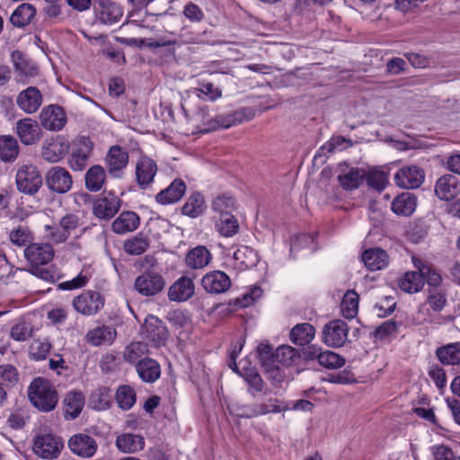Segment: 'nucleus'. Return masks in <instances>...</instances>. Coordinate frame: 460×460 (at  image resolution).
<instances>
[{
	"instance_id": "obj_37",
	"label": "nucleus",
	"mask_w": 460,
	"mask_h": 460,
	"mask_svg": "<svg viewBox=\"0 0 460 460\" xmlns=\"http://www.w3.org/2000/svg\"><path fill=\"white\" fill-rule=\"evenodd\" d=\"M439 361L444 365H456L460 363V343H449L440 347L436 351Z\"/></svg>"
},
{
	"instance_id": "obj_43",
	"label": "nucleus",
	"mask_w": 460,
	"mask_h": 460,
	"mask_svg": "<svg viewBox=\"0 0 460 460\" xmlns=\"http://www.w3.org/2000/svg\"><path fill=\"white\" fill-rule=\"evenodd\" d=\"M212 209L218 217L225 214H232L236 209L235 200L230 196H218L212 202Z\"/></svg>"
},
{
	"instance_id": "obj_59",
	"label": "nucleus",
	"mask_w": 460,
	"mask_h": 460,
	"mask_svg": "<svg viewBox=\"0 0 460 460\" xmlns=\"http://www.w3.org/2000/svg\"><path fill=\"white\" fill-rule=\"evenodd\" d=\"M257 355L263 367L275 363V353L273 348L268 344L261 342L257 347Z\"/></svg>"
},
{
	"instance_id": "obj_26",
	"label": "nucleus",
	"mask_w": 460,
	"mask_h": 460,
	"mask_svg": "<svg viewBox=\"0 0 460 460\" xmlns=\"http://www.w3.org/2000/svg\"><path fill=\"white\" fill-rule=\"evenodd\" d=\"M115 444L122 453L132 454L144 448L145 439L140 435L125 433L117 437Z\"/></svg>"
},
{
	"instance_id": "obj_19",
	"label": "nucleus",
	"mask_w": 460,
	"mask_h": 460,
	"mask_svg": "<svg viewBox=\"0 0 460 460\" xmlns=\"http://www.w3.org/2000/svg\"><path fill=\"white\" fill-rule=\"evenodd\" d=\"M119 207L120 199L117 196L110 193L94 201L93 211L97 217L109 219L119 211Z\"/></svg>"
},
{
	"instance_id": "obj_23",
	"label": "nucleus",
	"mask_w": 460,
	"mask_h": 460,
	"mask_svg": "<svg viewBox=\"0 0 460 460\" xmlns=\"http://www.w3.org/2000/svg\"><path fill=\"white\" fill-rule=\"evenodd\" d=\"M128 163V152L119 146H112L107 154L106 164L109 172L115 177L119 176Z\"/></svg>"
},
{
	"instance_id": "obj_17",
	"label": "nucleus",
	"mask_w": 460,
	"mask_h": 460,
	"mask_svg": "<svg viewBox=\"0 0 460 460\" xmlns=\"http://www.w3.org/2000/svg\"><path fill=\"white\" fill-rule=\"evenodd\" d=\"M157 172L156 163L149 157L142 156L136 165L137 182L141 189H147Z\"/></svg>"
},
{
	"instance_id": "obj_25",
	"label": "nucleus",
	"mask_w": 460,
	"mask_h": 460,
	"mask_svg": "<svg viewBox=\"0 0 460 460\" xmlns=\"http://www.w3.org/2000/svg\"><path fill=\"white\" fill-rule=\"evenodd\" d=\"M186 191V184L181 179H175L166 189L156 195V201L166 205L179 201Z\"/></svg>"
},
{
	"instance_id": "obj_7",
	"label": "nucleus",
	"mask_w": 460,
	"mask_h": 460,
	"mask_svg": "<svg viewBox=\"0 0 460 460\" xmlns=\"http://www.w3.org/2000/svg\"><path fill=\"white\" fill-rule=\"evenodd\" d=\"M349 327L343 320H332L323 330V341L332 348H340L348 340Z\"/></svg>"
},
{
	"instance_id": "obj_21",
	"label": "nucleus",
	"mask_w": 460,
	"mask_h": 460,
	"mask_svg": "<svg viewBox=\"0 0 460 460\" xmlns=\"http://www.w3.org/2000/svg\"><path fill=\"white\" fill-rule=\"evenodd\" d=\"M144 329L146 339L154 342L155 346L164 343L168 338L166 327L155 316H149L146 320Z\"/></svg>"
},
{
	"instance_id": "obj_47",
	"label": "nucleus",
	"mask_w": 460,
	"mask_h": 460,
	"mask_svg": "<svg viewBox=\"0 0 460 460\" xmlns=\"http://www.w3.org/2000/svg\"><path fill=\"white\" fill-rule=\"evenodd\" d=\"M193 93L201 99L215 101L221 97V90L215 87L212 83L199 82V87L193 89Z\"/></svg>"
},
{
	"instance_id": "obj_32",
	"label": "nucleus",
	"mask_w": 460,
	"mask_h": 460,
	"mask_svg": "<svg viewBox=\"0 0 460 460\" xmlns=\"http://www.w3.org/2000/svg\"><path fill=\"white\" fill-rule=\"evenodd\" d=\"M106 180V171L101 165L91 166L85 173V188L92 192L99 191Z\"/></svg>"
},
{
	"instance_id": "obj_2",
	"label": "nucleus",
	"mask_w": 460,
	"mask_h": 460,
	"mask_svg": "<svg viewBox=\"0 0 460 460\" xmlns=\"http://www.w3.org/2000/svg\"><path fill=\"white\" fill-rule=\"evenodd\" d=\"M42 181L41 172L35 164H24L17 169L15 183L20 192L33 196L41 188Z\"/></svg>"
},
{
	"instance_id": "obj_24",
	"label": "nucleus",
	"mask_w": 460,
	"mask_h": 460,
	"mask_svg": "<svg viewBox=\"0 0 460 460\" xmlns=\"http://www.w3.org/2000/svg\"><path fill=\"white\" fill-rule=\"evenodd\" d=\"M117 337L116 329L112 326L102 325L90 330L86 341L93 346L111 344Z\"/></svg>"
},
{
	"instance_id": "obj_41",
	"label": "nucleus",
	"mask_w": 460,
	"mask_h": 460,
	"mask_svg": "<svg viewBox=\"0 0 460 460\" xmlns=\"http://www.w3.org/2000/svg\"><path fill=\"white\" fill-rule=\"evenodd\" d=\"M204 198L197 192L192 194L182 207V213L190 217H197L203 213Z\"/></svg>"
},
{
	"instance_id": "obj_35",
	"label": "nucleus",
	"mask_w": 460,
	"mask_h": 460,
	"mask_svg": "<svg viewBox=\"0 0 460 460\" xmlns=\"http://www.w3.org/2000/svg\"><path fill=\"white\" fill-rule=\"evenodd\" d=\"M314 327L308 323H303L293 327L289 336L294 344L303 346L308 344L314 339Z\"/></svg>"
},
{
	"instance_id": "obj_31",
	"label": "nucleus",
	"mask_w": 460,
	"mask_h": 460,
	"mask_svg": "<svg viewBox=\"0 0 460 460\" xmlns=\"http://www.w3.org/2000/svg\"><path fill=\"white\" fill-rule=\"evenodd\" d=\"M139 225L138 216L132 211L122 212L112 223V230L117 234L132 232Z\"/></svg>"
},
{
	"instance_id": "obj_20",
	"label": "nucleus",
	"mask_w": 460,
	"mask_h": 460,
	"mask_svg": "<svg viewBox=\"0 0 460 460\" xmlns=\"http://www.w3.org/2000/svg\"><path fill=\"white\" fill-rule=\"evenodd\" d=\"M435 193L442 200H451L459 193V181L451 174L441 176L436 182Z\"/></svg>"
},
{
	"instance_id": "obj_1",
	"label": "nucleus",
	"mask_w": 460,
	"mask_h": 460,
	"mask_svg": "<svg viewBox=\"0 0 460 460\" xmlns=\"http://www.w3.org/2000/svg\"><path fill=\"white\" fill-rule=\"evenodd\" d=\"M28 397L34 407L41 411H50L58 402V392L52 384L44 378H35L28 387Z\"/></svg>"
},
{
	"instance_id": "obj_9",
	"label": "nucleus",
	"mask_w": 460,
	"mask_h": 460,
	"mask_svg": "<svg viewBox=\"0 0 460 460\" xmlns=\"http://www.w3.org/2000/svg\"><path fill=\"white\" fill-rule=\"evenodd\" d=\"M69 146V142L60 136L47 139L41 147L42 158L49 163H57L68 153Z\"/></svg>"
},
{
	"instance_id": "obj_54",
	"label": "nucleus",
	"mask_w": 460,
	"mask_h": 460,
	"mask_svg": "<svg viewBox=\"0 0 460 460\" xmlns=\"http://www.w3.org/2000/svg\"><path fill=\"white\" fill-rule=\"evenodd\" d=\"M10 241L17 246H24L31 240V233L27 226H19L10 232Z\"/></svg>"
},
{
	"instance_id": "obj_42",
	"label": "nucleus",
	"mask_w": 460,
	"mask_h": 460,
	"mask_svg": "<svg viewBox=\"0 0 460 460\" xmlns=\"http://www.w3.org/2000/svg\"><path fill=\"white\" fill-rule=\"evenodd\" d=\"M365 178V172L358 168L349 170L347 173L339 176L340 184L346 190L357 189Z\"/></svg>"
},
{
	"instance_id": "obj_22",
	"label": "nucleus",
	"mask_w": 460,
	"mask_h": 460,
	"mask_svg": "<svg viewBox=\"0 0 460 460\" xmlns=\"http://www.w3.org/2000/svg\"><path fill=\"white\" fill-rule=\"evenodd\" d=\"M194 290L195 286L192 279L181 277L170 287L168 297L172 301H186L193 296Z\"/></svg>"
},
{
	"instance_id": "obj_3",
	"label": "nucleus",
	"mask_w": 460,
	"mask_h": 460,
	"mask_svg": "<svg viewBox=\"0 0 460 460\" xmlns=\"http://www.w3.org/2000/svg\"><path fill=\"white\" fill-rule=\"evenodd\" d=\"M104 303L105 298L101 293L85 290L73 299L72 305L77 313L84 316H91L101 311Z\"/></svg>"
},
{
	"instance_id": "obj_11",
	"label": "nucleus",
	"mask_w": 460,
	"mask_h": 460,
	"mask_svg": "<svg viewBox=\"0 0 460 460\" xmlns=\"http://www.w3.org/2000/svg\"><path fill=\"white\" fill-rule=\"evenodd\" d=\"M69 449L76 456L83 458H90L97 451L98 445L93 438L87 434L77 433L68 440Z\"/></svg>"
},
{
	"instance_id": "obj_60",
	"label": "nucleus",
	"mask_w": 460,
	"mask_h": 460,
	"mask_svg": "<svg viewBox=\"0 0 460 460\" xmlns=\"http://www.w3.org/2000/svg\"><path fill=\"white\" fill-rule=\"evenodd\" d=\"M32 328L30 323L22 322L11 329V337L17 341H24L31 336Z\"/></svg>"
},
{
	"instance_id": "obj_57",
	"label": "nucleus",
	"mask_w": 460,
	"mask_h": 460,
	"mask_svg": "<svg viewBox=\"0 0 460 460\" xmlns=\"http://www.w3.org/2000/svg\"><path fill=\"white\" fill-rule=\"evenodd\" d=\"M296 357V351L294 348L288 345H283L277 349L275 352V362L283 365H289Z\"/></svg>"
},
{
	"instance_id": "obj_46",
	"label": "nucleus",
	"mask_w": 460,
	"mask_h": 460,
	"mask_svg": "<svg viewBox=\"0 0 460 460\" xmlns=\"http://www.w3.org/2000/svg\"><path fill=\"white\" fill-rule=\"evenodd\" d=\"M236 125L232 113L226 115H217L214 119H208L204 122L205 128L202 129L204 132H209L216 130L219 128H230L231 126Z\"/></svg>"
},
{
	"instance_id": "obj_44",
	"label": "nucleus",
	"mask_w": 460,
	"mask_h": 460,
	"mask_svg": "<svg viewBox=\"0 0 460 460\" xmlns=\"http://www.w3.org/2000/svg\"><path fill=\"white\" fill-rule=\"evenodd\" d=\"M358 296L353 290H349L341 301V311L346 318L352 319L358 313Z\"/></svg>"
},
{
	"instance_id": "obj_14",
	"label": "nucleus",
	"mask_w": 460,
	"mask_h": 460,
	"mask_svg": "<svg viewBox=\"0 0 460 460\" xmlns=\"http://www.w3.org/2000/svg\"><path fill=\"white\" fill-rule=\"evenodd\" d=\"M203 288L210 294H222L231 287L229 276L221 270L208 272L201 279Z\"/></svg>"
},
{
	"instance_id": "obj_34",
	"label": "nucleus",
	"mask_w": 460,
	"mask_h": 460,
	"mask_svg": "<svg viewBox=\"0 0 460 460\" xmlns=\"http://www.w3.org/2000/svg\"><path fill=\"white\" fill-rule=\"evenodd\" d=\"M20 146L15 137L4 135L0 137V159L5 163L13 162L19 155Z\"/></svg>"
},
{
	"instance_id": "obj_49",
	"label": "nucleus",
	"mask_w": 460,
	"mask_h": 460,
	"mask_svg": "<svg viewBox=\"0 0 460 460\" xmlns=\"http://www.w3.org/2000/svg\"><path fill=\"white\" fill-rule=\"evenodd\" d=\"M147 352L148 349L146 343L140 341L132 342L126 347L123 358L126 361L134 363Z\"/></svg>"
},
{
	"instance_id": "obj_61",
	"label": "nucleus",
	"mask_w": 460,
	"mask_h": 460,
	"mask_svg": "<svg viewBox=\"0 0 460 460\" xmlns=\"http://www.w3.org/2000/svg\"><path fill=\"white\" fill-rule=\"evenodd\" d=\"M90 279L87 274L81 271L75 278L71 280L61 282L58 284V288L62 290H73L84 287Z\"/></svg>"
},
{
	"instance_id": "obj_8",
	"label": "nucleus",
	"mask_w": 460,
	"mask_h": 460,
	"mask_svg": "<svg viewBox=\"0 0 460 460\" xmlns=\"http://www.w3.org/2000/svg\"><path fill=\"white\" fill-rule=\"evenodd\" d=\"M165 286L162 275L155 271H146L138 276L134 283L135 289L142 296H152L160 293Z\"/></svg>"
},
{
	"instance_id": "obj_33",
	"label": "nucleus",
	"mask_w": 460,
	"mask_h": 460,
	"mask_svg": "<svg viewBox=\"0 0 460 460\" xmlns=\"http://www.w3.org/2000/svg\"><path fill=\"white\" fill-rule=\"evenodd\" d=\"M416 205V197L410 192H404L394 199L392 210L397 215L407 217L415 211Z\"/></svg>"
},
{
	"instance_id": "obj_39",
	"label": "nucleus",
	"mask_w": 460,
	"mask_h": 460,
	"mask_svg": "<svg viewBox=\"0 0 460 460\" xmlns=\"http://www.w3.org/2000/svg\"><path fill=\"white\" fill-rule=\"evenodd\" d=\"M399 287L404 292L416 293L423 288V277L417 271L406 272L400 280Z\"/></svg>"
},
{
	"instance_id": "obj_36",
	"label": "nucleus",
	"mask_w": 460,
	"mask_h": 460,
	"mask_svg": "<svg viewBox=\"0 0 460 460\" xmlns=\"http://www.w3.org/2000/svg\"><path fill=\"white\" fill-rule=\"evenodd\" d=\"M35 14V7L31 4L23 3L13 11L10 22L15 27H24L31 22Z\"/></svg>"
},
{
	"instance_id": "obj_10",
	"label": "nucleus",
	"mask_w": 460,
	"mask_h": 460,
	"mask_svg": "<svg viewBox=\"0 0 460 460\" xmlns=\"http://www.w3.org/2000/svg\"><path fill=\"white\" fill-rule=\"evenodd\" d=\"M40 122L47 130L58 131L62 129L66 123L65 111L60 106L49 105L41 111Z\"/></svg>"
},
{
	"instance_id": "obj_51",
	"label": "nucleus",
	"mask_w": 460,
	"mask_h": 460,
	"mask_svg": "<svg viewBox=\"0 0 460 460\" xmlns=\"http://www.w3.org/2000/svg\"><path fill=\"white\" fill-rule=\"evenodd\" d=\"M319 364L326 368L336 369L344 366L345 358L333 351L323 350Z\"/></svg>"
},
{
	"instance_id": "obj_30",
	"label": "nucleus",
	"mask_w": 460,
	"mask_h": 460,
	"mask_svg": "<svg viewBox=\"0 0 460 460\" xmlns=\"http://www.w3.org/2000/svg\"><path fill=\"white\" fill-rule=\"evenodd\" d=\"M65 416L66 420L75 419L84 405V397L80 392H69L64 399Z\"/></svg>"
},
{
	"instance_id": "obj_18",
	"label": "nucleus",
	"mask_w": 460,
	"mask_h": 460,
	"mask_svg": "<svg viewBox=\"0 0 460 460\" xmlns=\"http://www.w3.org/2000/svg\"><path fill=\"white\" fill-rule=\"evenodd\" d=\"M93 145L89 138L83 137L79 141V145L75 148L68 159V164L74 171H83L92 154Z\"/></svg>"
},
{
	"instance_id": "obj_12",
	"label": "nucleus",
	"mask_w": 460,
	"mask_h": 460,
	"mask_svg": "<svg viewBox=\"0 0 460 460\" xmlns=\"http://www.w3.org/2000/svg\"><path fill=\"white\" fill-rule=\"evenodd\" d=\"M425 178L423 170L416 165L402 167L394 175L395 183L403 189H416Z\"/></svg>"
},
{
	"instance_id": "obj_56",
	"label": "nucleus",
	"mask_w": 460,
	"mask_h": 460,
	"mask_svg": "<svg viewBox=\"0 0 460 460\" xmlns=\"http://www.w3.org/2000/svg\"><path fill=\"white\" fill-rule=\"evenodd\" d=\"M365 176L367 184L377 190H383L387 183L386 174L379 170H371Z\"/></svg>"
},
{
	"instance_id": "obj_50",
	"label": "nucleus",
	"mask_w": 460,
	"mask_h": 460,
	"mask_svg": "<svg viewBox=\"0 0 460 460\" xmlns=\"http://www.w3.org/2000/svg\"><path fill=\"white\" fill-rule=\"evenodd\" d=\"M244 380L249 385L248 392L256 396L258 393H261L265 387V384L260 374L254 370H249L244 375Z\"/></svg>"
},
{
	"instance_id": "obj_13",
	"label": "nucleus",
	"mask_w": 460,
	"mask_h": 460,
	"mask_svg": "<svg viewBox=\"0 0 460 460\" xmlns=\"http://www.w3.org/2000/svg\"><path fill=\"white\" fill-rule=\"evenodd\" d=\"M24 256L31 268L40 267L53 259L54 250L48 243H31L25 248Z\"/></svg>"
},
{
	"instance_id": "obj_45",
	"label": "nucleus",
	"mask_w": 460,
	"mask_h": 460,
	"mask_svg": "<svg viewBox=\"0 0 460 460\" xmlns=\"http://www.w3.org/2000/svg\"><path fill=\"white\" fill-rule=\"evenodd\" d=\"M116 400L123 410H129L136 402V394L128 385L120 386L116 394Z\"/></svg>"
},
{
	"instance_id": "obj_53",
	"label": "nucleus",
	"mask_w": 460,
	"mask_h": 460,
	"mask_svg": "<svg viewBox=\"0 0 460 460\" xmlns=\"http://www.w3.org/2000/svg\"><path fill=\"white\" fill-rule=\"evenodd\" d=\"M148 247V242L144 237L136 236L128 240L124 243L125 251L132 255H139L146 252Z\"/></svg>"
},
{
	"instance_id": "obj_62",
	"label": "nucleus",
	"mask_w": 460,
	"mask_h": 460,
	"mask_svg": "<svg viewBox=\"0 0 460 460\" xmlns=\"http://www.w3.org/2000/svg\"><path fill=\"white\" fill-rule=\"evenodd\" d=\"M50 344L40 341H34L31 345V355L34 359H44L49 354Z\"/></svg>"
},
{
	"instance_id": "obj_63",
	"label": "nucleus",
	"mask_w": 460,
	"mask_h": 460,
	"mask_svg": "<svg viewBox=\"0 0 460 460\" xmlns=\"http://www.w3.org/2000/svg\"><path fill=\"white\" fill-rule=\"evenodd\" d=\"M398 324L394 320H387L384 322L375 331V334L379 339H385L397 332Z\"/></svg>"
},
{
	"instance_id": "obj_27",
	"label": "nucleus",
	"mask_w": 460,
	"mask_h": 460,
	"mask_svg": "<svg viewBox=\"0 0 460 460\" xmlns=\"http://www.w3.org/2000/svg\"><path fill=\"white\" fill-rule=\"evenodd\" d=\"M362 260L370 270H380L385 269L389 262L386 252L381 248H373L364 252Z\"/></svg>"
},
{
	"instance_id": "obj_5",
	"label": "nucleus",
	"mask_w": 460,
	"mask_h": 460,
	"mask_svg": "<svg viewBox=\"0 0 460 460\" xmlns=\"http://www.w3.org/2000/svg\"><path fill=\"white\" fill-rule=\"evenodd\" d=\"M63 447L62 439L51 434L37 437L33 444L34 453L43 459L58 458Z\"/></svg>"
},
{
	"instance_id": "obj_58",
	"label": "nucleus",
	"mask_w": 460,
	"mask_h": 460,
	"mask_svg": "<svg viewBox=\"0 0 460 460\" xmlns=\"http://www.w3.org/2000/svg\"><path fill=\"white\" fill-rule=\"evenodd\" d=\"M31 272L34 276L51 283H54L60 279L58 270L52 266L49 268H42L41 266L33 267L31 269Z\"/></svg>"
},
{
	"instance_id": "obj_55",
	"label": "nucleus",
	"mask_w": 460,
	"mask_h": 460,
	"mask_svg": "<svg viewBox=\"0 0 460 460\" xmlns=\"http://www.w3.org/2000/svg\"><path fill=\"white\" fill-rule=\"evenodd\" d=\"M352 146L353 143L350 139L341 136H334L322 146V150H326L328 153H332L334 151H342Z\"/></svg>"
},
{
	"instance_id": "obj_38",
	"label": "nucleus",
	"mask_w": 460,
	"mask_h": 460,
	"mask_svg": "<svg viewBox=\"0 0 460 460\" xmlns=\"http://www.w3.org/2000/svg\"><path fill=\"white\" fill-rule=\"evenodd\" d=\"M217 232L226 237L234 235L239 230V223L233 214H225L216 220Z\"/></svg>"
},
{
	"instance_id": "obj_6",
	"label": "nucleus",
	"mask_w": 460,
	"mask_h": 460,
	"mask_svg": "<svg viewBox=\"0 0 460 460\" xmlns=\"http://www.w3.org/2000/svg\"><path fill=\"white\" fill-rule=\"evenodd\" d=\"M93 11L95 21L103 25H113L123 15L122 8L111 0H95Z\"/></svg>"
},
{
	"instance_id": "obj_4",
	"label": "nucleus",
	"mask_w": 460,
	"mask_h": 460,
	"mask_svg": "<svg viewBox=\"0 0 460 460\" xmlns=\"http://www.w3.org/2000/svg\"><path fill=\"white\" fill-rule=\"evenodd\" d=\"M46 185L49 190L58 194L67 193L73 186V178L64 167H51L45 175Z\"/></svg>"
},
{
	"instance_id": "obj_15",
	"label": "nucleus",
	"mask_w": 460,
	"mask_h": 460,
	"mask_svg": "<svg viewBox=\"0 0 460 460\" xmlns=\"http://www.w3.org/2000/svg\"><path fill=\"white\" fill-rule=\"evenodd\" d=\"M16 134L26 146L36 144L42 137L38 122L31 118L21 119L16 122Z\"/></svg>"
},
{
	"instance_id": "obj_52",
	"label": "nucleus",
	"mask_w": 460,
	"mask_h": 460,
	"mask_svg": "<svg viewBox=\"0 0 460 460\" xmlns=\"http://www.w3.org/2000/svg\"><path fill=\"white\" fill-rule=\"evenodd\" d=\"M229 412L238 418H253L258 416L256 404L252 406L233 402L228 405Z\"/></svg>"
},
{
	"instance_id": "obj_29",
	"label": "nucleus",
	"mask_w": 460,
	"mask_h": 460,
	"mask_svg": "<svg viewBox=\"0 0 460 460\" xmlns=\"http://www.w3.org/2000/svg\"><path fill=\"white\" fill-rule=\"evenodd\" d=\"M211 260L210 252L205 246L198 245L187 253L186 264L194 270L203 269L209 264Z\"/></svg>"
},
{
	"instance_id": "obj_48",
	"label": "nucleus",
	"mask_w": 460,
	"mask_h": 460,
	"mask_svg": "<svg viewBox=\"0 0 460 460\" xmlns=\"http://www.w3.org/2000/svg\"><path fill=\"white\" fill-rule=\"evenodd\" d=\"M19 375L17 369L13 365H1L0 366V385L4 388H8L15 385L18 383Z\"/></svg>"
},
{
	"instance_id": "obj_16",
	"label": "nucleus",
	"mask_w": 460,
	"mask_h": 460,
	"mask_svg": "<svg viewBox=\"0 0 460 460\" xmlns=\"http://www.w3.org/2000/svg\"><path fill=\"white\" fill-rule=\"evenodd\" d=\"M16 103L22 111L31 114L41 106L42 95L37 87L29 86L18 94Z\"/></svg>"
},
{
	"instance_id": "obj_28",
	"label": "nucleus",
	"mask_w": 460,
	"mask_h": 460,
	"mask_svg": "<svg viewBox=\"0 0 460 460\" xmlns=\"http://www.w3.org/2000/svg\"><path fill=\"white\" fill-rule=\"evenodd\" d=\"M136 368L139 377L146 383H154L161 375L160 365L149 358L139 360Z\"/></svg>"
},
{
	"instance_id": "obj_64",
	"label": "nucleus",
	"mask_w": 460,
	"mask_h": 460,
	"mask_svg": "<svg viewBox=\"0 0 460 460\" xmlns=\"http://www.w3.org/2000/svg\"><path fill=\"white\" fill-rule=\"evenodd\" d=\"M184 16L192 22H199L204 19L201 9L193 3H188L183 10Z\"/></svg>"
},
{
	"instance_id": "obj_40",
	"label": "nucleus",
	"mask_w": 460,
	"mask_h": 460,
	"mask_svg": "<svg viewBox=\"0 0 460 460\" xmlns=\"http://www.w3.org/2000/svg\"><path fill=\"white\" fill-rule=\"evenodd\" d=\"M447 304L446 295L437 288L430 289L425 304L420 305L419 313L423 314L429 305L434 312H440Z\"/></svg>"
}]
</instances>
